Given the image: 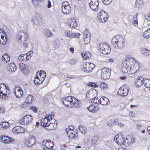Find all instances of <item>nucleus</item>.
<instances>
[{
	"instance_id": "obj_1",
	"label": "nucleus",
	"mask_w": 150,
	"mask_h": 150,
	"mask_svg": "<svg viewBox=\"0 0 150 150\" xmlns=\"http://www.w3.org/2000/svg\"><path fill=\"white\" fill-rule=\"evenodd\" d=\"M125 63L122 64V72L126 74H131L134 73L139 69L138 61L128 55L125 58Z\"/></svg>"
},
{
	"instance_id": "obj_2",
	"label": "nucleus",
	"mask_w": 150,
	"mask_h": 150,
	"mask_svg": "<svg viewBox=\"0 0 150 150\" xmlns=\"http://www.w3.org/2000/svg\"><path fill=\"white\" fill-rule=\"evenodd\" d=\"M125 44V37L122 35H116L112 39V45L116 48L121 49L124 47Z\"/></svg>"
},
{
	"instance_id": "obj_3",
	"label": "nucleus",
	"mask_w": 150,
	"mask_h": 150,
	"mask_svg": "<svg viewBox=\"0 0 150 150\" xmlns=\"http://www.w3.org/2000/svg\"><path fill=\"white\" fill-rule=\"evenodd\" d=\"M63 104L69 108L77 107L80 102L75 98L70 96L65 97L62 100Z\"/></svg>"
},
{
	"instance_id": "obj_4",
	"label": "nucleus",
	"mask_w": 150,
	"mask_h": 150,
	"mask_svg": "<svg viewBox=\"0 0 150 150\" xmlns=\"http://www.w3.org/2000/svg\"><path fill=\"white\" fill-rule=\"evenodd\" d=\"M16 38L18 41L23 44L25 47H26L28 44L27 42L28 34L26 31L23 30L18 31L16 35Z\"/></svg>"
},
{
	"instance_id": "obj_5",
	"label": "nucleus",
	"mask_w": 150,
	"mask_h": 150,
	"mask_svg": "<svg viewBox=\"0 0 150 150\" xmlns=\"http://www.w3.org/2000/svg\"><path fill=\"white\" fill-rule=\"evenodd\" d=\"M97 91L93 88H91L89 90L86 94V98L91 101L95 103L97 102V99L96 97L97 95Z\"/></svg>"
},
{
	"instance_id": "obj_6",
	"label": "nucleus",
	"mask_w": 150,
	"mask_h": 150,
	"mask_svg": "<svg viewBox=\"0 0 150 150\" xmlns=\"http://www.w3.org/2000/svg\"><path fill=\"white\" fill-rule=\"evenodd\" d=\"M46 76L45 72L42 70L38 71L36 73L34 81L36 85H39L44 80Z\"/></svg>"
},
{
	"instance_id": "obj_7",
	"label": "nucleus",
	"mask_w": 150,
	"mask_h": 150,
	"mask_svg": "<svg viewBox=\"0 0 150 150\" xmlns=\"http://www.w3.org/2000/svg\"><path fill=\"white\" fill-rule=\"evenodd\" d=\"M10 92V90L4 84H0V97L1 98L4 99L7 98Z\"/></svg>"
},
{
	"instance_id": "obj_8",
	"label": "nucleus",
	"mask_w": 150,
	"mask_h": 150,
	"mask_svg": "<svg viewBox=\"0 0 150 150\" xmlns=\"http://www.w3.org/2000/svg\"><path fill=\"white\" fill-rule=\"evenodd\" d=\"M99 50L100 53L104 54H107L110 52L111 49L107 43H101L99 45Z\"/></svg>"
},
{
	"instance_id": "obj_9",
	"label": "nucleus",
	"mask_w": 150,
	"mask_h": 150,
	"mask_svg": "<svg viewBox=\"0 0 150 150\" xmlns=\"http://www.w3.org/2000/svg\"><path fill=\"white\" fill-rule=\"evenodd\" d=\"M66 131L68 137L70 139H76L78 136L77 131L72 127H68L66 129Z\"/></svg>"
},
{
	"instance_id": "obj_10",
	"label": "nucleus",
	"mask_w": 150,
	"mask_h": 150,
	"mask_svg": "<svg viewBox=\"0 0 150 150\" xmlns=\"http://www.w3.org/2000/svg\"><path fill=\"white\" fill-rule=\"evenodd\" d=\"M100 78L103 80H106L109 78L110 76L111 70L108 68H104L101 69Z\"/></svg>"
},
{
	"instance_id": "obj_11",
	"label": "nucleus",
	"mask_w": 150,
	"mask_h": 150,
	"mask_svg": "<svg viewBox=\"0 0 150 150\" xmlns=\"http://www.w3.org/2000/svg\"><path fill=\"white\" fill-rule=\"evenodd\" d=\"M129 91V87L126 85H124L119 88L117 94L120 96L125 97L127 95Z\"/></svg>"
},
{
	"instance_id": "obj_12",
	"label": "nucleus",
	"mask_w": 150,
	"mask_h": 150,
	"mask_svg": "<svg viewBox=\"0 0 150 150\" xmlns=\"http://www.w3.org/2000/svg\"><path fill=\"white\" fill-rule=\"evenodd\" d=\"M108 17V14L103 10L101 11L98 13L97 17L98 21L101 23L106 22Z\"/></svg>"
},
{
	"instance_id": "obj_13",
	"label": "nucleus",
	"mask_w": 150,
	"mask_h": 150,
	"mask_svg": "<svg viewBox=\"0 0 150 150\" xmlns=\"http://www.w3.org/2000/svg\"><path fill=\"white\" fill-rule=\"evenodd\" d=\"M95 67L94 65L89 62H86L83 65L82 70L83 71L86 73L91 72L93 69Z\"/></svg>"
},
{
	"instance_id": "obj_14",
	"label": "nucleus",
	"mask_w": 150,
	"mask_h": 150,
	"mask_svg": "<svg viewBox=\"0 0 150 150\" xmlns=\"http://www.w3.org/2000/svg\"><path fill=\"white\" fill-rule=\"evenodd\" d=\"M62 12L65 14L70 13L71 11V6L68 2L65 1L62 3Z\"/></svg>"
},
{
	"instance_id": "obj_15",
	"label": "nucleus",
	"mask_w": 150,
	"mask_h": 150,
	"mask_svg": "<svg viewBox=\"0 0 150 150\" xmlns=\"http://www.w3.org/2000/svg\"><path fill=\"white\" fill-rule=\"evenodd\" d=\"M54 117L53 115H45L41 120V125L44 127L48 126V123Z\"/></svg>"
},
{
	"instance_id": "obj_16",
	"label": "nucleus",
	"mask_w": 150,
	"mask_h": 150,
	"mask_svg": "<svg viewBox=\"0 0 150 150\" xmlns=\"http://www.w3.org/2000/svg\"><path fill=\"white\" fill-rule=\"evenodd\" d=\"M114 140L119 146L125 145V139L123 136L120 134L116 135L114 137Z\"/></svg>"
},
{
	"instance_id": "obj_17",
	"label": "nucleus",
	"mask_w": 150,
	"mask_h": 150,
	"mask_svg": "<svg viewBox=\"0 0 150 150\" xmlns=\"http://www.w3.org/2000/svg\"><path fill=\"white\" fill-rule=\"evenodd\" d=\"M36 142L35 137L33 136H30L25 138L24 144L28 146H31L35 144Z\"/></svg>"
},
{
	"instance_id": "obj_18",
	"label": "nucleus",
	"mask_w": 150,
	"mask_h": 150,
	"mask_svg": "<svg viewBox=\"0 0 150 150\" xmlns=\"http://www.w3.org/2000/svg\"><path fill=\"white\" fill-rule=\"evenodd\" d=\"M7 42V37L5 31L0 28V44L4 45Z\"/></svg>"
},
{
	"instance_id": "obj_19",
	"label": "nucleus",
	"mask_w": 150,
	"mask_h": 150,
	"mask_svg": "<svg viewBox=\"0 0 150 150\" xmlns=\"http://www.w3.org/2000/svg\"><path fill=\"white\" fill-rule=\"evenodd\" d=\"M42 145L44 149H48L53 147L54 143L50 139L44 140L42 142Z\"/></svg>"
},
{
	"instance_id": "obj_20",
	"label": "nucleus",
	"mask_w": 150,
	"mask_h": 150,
	"mask_svg": "<svg viewBox=\"0 0 150 150\" xmlns=\"http://www.w3.org/2000/svg\"><path fill=\"white\" fill-rule=\"evenodd\" d=\"M32 120V116L30 115H27L24 116L19 121V122L22 125H26L30 123Z\"/></svg>"
},
{
	"instance_id": "obj_21",
	"label": "nucleus",
	"mask_w": 150,
	"mask_h": 150,
	"mask_svg": "<svg viewBox=\"0 0 150 150\" xmlns=\"http://www.w3.org/2000/svg\"><path fill=\"white\" fill-rule=\"evenodd\" d=\"M135 140L134 137L131 135H127L125 139V145L128 146L135 143Z\"/></svg>"
},
{
	"instance_id": "obj_22",
	"label": "nucleus",
	"mask_w": 150,
	"mask_h": 150,
	"mask_svg": "<svg viewBox=\"0 0 150 150\" xmlns=\"http://www.w3.org/2000/svg\"><path fill=\"white\" fill-rule=\"evenodd\" d=\"M13 139L7 136L1 135L0 136V141L5 144H9L11 141H13Z\"/></svg>"
},
{
	"instance_id": "obj_23",
	"label": "nucleus",
	"mask_w": 150,
	"mask_h": 150,
	"mask_svg": "<svg viewBox=\"0 0 150 150\" xmlns=\"http://www.w3.org/2000/svg\"><path fill=\"white\" fill-rule=\"evenodd\" d=\"M25 129L21 126H16L14 127L13 129V132L15 134H20L24 132Z\"/></svg>"
},
{
	"instance_id": "obj_24",
	"label": "nucleus",
	"mask_w": 150,
	"mask_h": 150,
	"mask_svg": "<svg viewBox=\"0 0 150 150\" xmlns=\"http://www.w3.org/2000/svg\"><path fill=\"white\" fill-rule=\"evenodd\" d=\"M89 4L90 8L93 10H96L98 9L99 4L98 0H91Z\"/></svg>"
},
{
	"instance_id": "obj_25",
	"label": "nucleus",
	"mask_w": 150,
	"mask_h": 150,
	"mask_svg": "<svg viewBox=\"0 0 150 150\" xmlns=\"http://www.w3.org/2000/svg\"><path fill=\"white\" fill-rule=\"evenodd\" d=\"M14 93L17 98H21L23 96V92L21 88L19 87H16L14 90Z\"/></svg>"
},
{
	"instance_id": "obj_26",
	"label": "nucleus",
	"mask_w": 150,
	"mask_h": 150,
	"mask_svg": "<svg viewBox=\"0 0 150 150\" xmlns=\"http://www.w3.org/2000/svg\"><path fill=\"white\" fill-rule=\"evenodd\" d=\"M88 110L93 113H96L100 110V108L97 105H91L87 107Z\"/></svg>"
},
{
	"instance_id": "obj_27",
	"label": "nucleus",
	"mask_w": 150,
	"mask_h": 150,
	"mask_svg": "<svg viewBox=\"0 0 150 150\" xmlns=\"http://www.w3.org/2000/svg\"><path fill=\"white\" fill-rule=\"evenodd\" d=\"M67 25L70 27L75 28L77 27V23L76 19L74 18L68 20Z\"/></svg>"
},
{
	"instance_id": "obj_28",
	"label": "nucleus",
	"mask_w": 150,
	"mask_h": 150,
	"mask_svg": "<svg viewBox=\"0 0 150 150\" xmlns=\"http://www.w3.org/2000/svg\"><path fill=\"white\" fill-rule=\"evenodd\" d=\"M91 35L90 33L86 32L84 34V42L85 44H88L90 42Z\"/></svg>"
},
{
	"instance_id": "obj_29",
	"label": "nucleus",
	"mask_w": 150,
	"mask_h": 150,
	"mask_svg": "<svg viewBox=\"0 0 150 150\" xmlns=\"http://www.w3.org/2000/svg\"><path fill=\"white\" fill-rule=\"evenodd\" d=\"M144 78L141 76L138 77L135 82V85L138 88L141 87L143 83Z\"/></svg>"
},
{
	"instance_id": "obj_30",
	"label": "nucleus",
	"mask_w": 150,
	"mask_h": 150,
	"mask_svg": "<svg viewBox=\"0 0 150 150\" xmlns=\"http://www.w3.org/2000/svg\"><path fill=\"white\" fill-rule=\"evenodd\" d=\"M66 34L68 37L70 38H79L80 35V33H74L69 31H67Z\"/></svg>"
},
{
	"instance_id": "obj_31",
	"label": "nucleus",
	"mask_w": 150,
	"mask_h": 150,
	"mask_svg": "<svg viewBox=\"0 0 150 150\" xmlns=\"http://www.w3.org/2000/svg\"><path fill=\"white\" fill-rule=\"evenodd\" d=\"M142 54L145 57H148L150 55V50L145 47H142L140 49Z\"/></svg>"
},
{
	"instance_id": "obj_32",
	"label": "nucleus",
	"mask_w": 150,
	"mask_h": 150,
	"mask_svg": "<svg viewBox=\"0 0 150 150\" xmlns=\"http://www.w3.org/2000/svg\"><path fill=\"white\" fill-rule=\"evenodd\" d=\"M98 101V103L103 105H106L109 103L108 99L105 96L102 97Z\"/></svg>"
},
{
	"instance_id": "obj_33",
	"label": "nucleus",
	"mask_w": 150,
	"mask_h": 150,
	"mask_svg": "<svg viewBox=\"0 0 150 150\" xmlns=\"http://www.w3.org/2000/svg\"><path fill=\"white\" fill-rule=\"evenodd\" d=\"M48 124V126H47L48 127L47 129L49 130L55 129L57 128V122L56 120L54 121V123L51 122Z\"/></svg>"
},
{
	"instance_id": "obj_34",
	"label": "nucleus",
	"mask_w": 150,
	"mask_h": 150,
	"mask_svg": "<svg viewBox=\"0 0 150 150\" xmlns=\"http://www.w3.org/2000/svg\"><path fill=\"white\" fill-rule=\"evenodd\" d=\"M91 54L89 52H83L81 53V55L84 59H87L91 57Z\"/></svg>"
},
{
	"instance_id": "obj_35",
	"label": "nucleus",
	"mask_w": 150,
	"mask_h": 150,
	"mask_svg": "<svg viewBox=\"0 0 150 150\" xmlns=\"http://www.w3.org/2000/svg\"><path fill=\"white\" fill-rule=\"evenodd\" d=\"M19 67L21 70L24 73H26L28 71L27 66L23 63H20Z\"/></svg>"
},
{
	"instance_id": "obj_36",
	"label": "nucleus",
	"mask_w": 150,
	"mask_h": 150,
	"mask_svg": "<svg viewBox=\"0 0 150 150\" xmlns=\"http://www.w3.org/2000/svg\"><path fill=\"white\" fill-rule=\"evenodd\" d=\"M35 20L37 23L39 24H42L43 21V19L41 15L40 14H36L35 17Z\"/></svg>"
},
{
	"instance_id": "obj_37",
	"label": "nucleus",
	"mask_w": 150,
	"mask_h": 150,
	"mask_svg": "<svg viewBox=\"0 0 150 150\" xmlns=\"http://www.w3.org/2000/svg\"><path fill=\"white\" fill-rule=\"evenodd\" d=\"M138 14L136 13L133 16L132 20V25L135 27H137L138 25V22L137 21Z\"/></svg>"
},
{
	"instance_id": "obj_38",
	"label": "nucleus",
	"mask_w": 150,
	"mask_h": 150,
	"mask_svg": "<svg viewBox=\"0 0 150 150\" xmlns=\"http://www.w3.org/2000/svg\"><path fill=\"white\" fill-rule=\"evenodd\" d=\"M8 69L11 72H14L16 70V66L13 62H11L8 64Z\"/></svg>"
},
{
	"instance_id": "obj_39",
	"label": "nucleus",
	"mask_w": 150,
	"mask_h": 150,
	"mask_svg": "<svg viewBox=\"0 0 150 150\" xmlns=\"http://www.w3.org/2000/svg\"><path fill=\"white\" fill-rule=\"evenodd\" d=\"M99 87L104 91L107 90L108 89V86L105 83L101 82L99 85Z\"/></svg>"
},
{
	"instance_id": "obj_40",
	"label": "nucleus",
	"mask_w": 150,
	"mask_h": 150,
	"mask_svg": "<svg viewBox=\"0 0 150 150\" xmlns=\"http://www.w3.org/2000/svg\"><path fill=\"white\" fill-rule=\"evenodd\" d=\"M34 100V97L31 95H27L26 97V101L27 103H28L29 104H31Z\"/></svg>"
},
{
	"instance_id": "obj_41",
	"label": "nucleus",
	"mask_w": 150,
	"mask_h": 150,
	"mask_svg": "<svg viewBox=\"0 0 150 150\" xmlns=\"http://www.w3.org/2000/svg\"><path fill=\"white\" fill-rule=\"evenodd\" d=\"M143 37L146 38L150 37V28L145 31L143 34Z\"/></svg>"
},
{
	"instance_id": "obj_42",
	"label": "nucleus",
	"mask_w": 150,
	"mask_h": 150,
	"mask_svg": "<svg viewBox=\"0 0 150 150\" xmlns=\"http://www.w3.org/2000/svg\"><path fill=\"white\" fill-rule=\"evenodd\" d=\"M78 128L80 131L83 134L86 133L87 131V129L86 127L83 125H79Z\"/></svg>"
},
{
	"instance_id": "obj_43",
	"label": "nucleus",
	"mask_w": 150,
	"mask_h": 150,
	"mask_svg": "<svg viewBox=\"0 0 150 150\" xmlns=\"http://www.w3.org/2000/svg\"><path fill=\"white\" fill-rule=\"evenodd\" d=\"M2 60H4L6 62H8L10 59V56L7 54H5L3 55L2 57Z\"/></svg>"
},
{
	"instance_id": "obj_44",
	"label": "nucleus",
	"mask_w": 150,
	"mask_h": 150,
	"mask_svg": "<svg viewBox=\"0 0 150 150\" xmlns=\"http://www.w3.org/2000/svg\"><path fill=\"white\" fill-rule=\"evenodd\" d=\"M144 3L142 0H136L135 3V6L138 8L140 7L143 5Z\"/></svg>"
},
{
	"instance_id": "obj_45",
	"label": "nucleus",
	"mask_w": 150,
	"mask_h": 150,
	"mask_svg": "<svg viewBox=\"0 0 150 150\" xmlns=\"http://www.w3.org/2000/svg\"><path fill=\"white\" fill-rule=\"evenodd\" d=\"M98 137L97 136H94L91 140V144L92 146H95L98 141Z\"/></svg>"
},
{
	"instance_id": "obj_46",
	"label": "nucleus",
	"mask_w": 150,
	"mask_h": 150,
	"mask_svg": "<svg viewBox=\"0 0 150 150\" xmlns=\"http://www.w3.org/2000/svg\"><path fill=\"white\" fill-rule=\"evenodd\" d=\"M143 84L147 88H150V79H144L143 81Z\"/></svg>"
},
{
	"instance_id": "obj_47",
	"label": "nucleus",
	"mask_w": 150,
	"mask_h": 150,
	"mask_svg": "<svg viewBox=\"0 0 150 150\" xmlns=\"http://www.w3.org/2000/svg\"><path fill=\"white\" fill-rule=\"evenodd\" d=\"M44 34L46 36L48 37H51L52 36V32L48 29H46L45 30Z\"/></svg>"
},
{
	"instance_id": "obj_48",
	"label": "nucleus",
	"mask_w": 150,
	"mask_h": 150,
	"mask_svg": "<svg viewBox=\"0 0 150 150\" xmlns=\"http://www.w3.org/2000/svg\"><path fill=\"white\" fill-rule=\"evenodd\" d=\"M137 128L139 129H140L145 127V125L143 123L140 122L136 125Z\"/></svg>"
},
{
	"instance_id": "obj_49",
	"label": "nucleus",
	"mask_w": 150,
	"mask_h": 150,
	"mask_svg": "<svg viewBox=\"0 0 150 150\" xmlns=\"http://www.w3.org/2000/svg\"><path fill=\"white\" fill-rule=\"evenodd\" d=\"M0 125L1 126V127L2 128H3L4 129H6L9 127V123L8 122H3Z\"/></svg>"
},
{
	"instance_id": "obj_50",
	"label": "nucleus",
	"mask_w": 150,
	"mask_h": 150,
	"mask_svg": "<svg viewBox=\"0 0 150 150\" xmlns=\"http://www.w3.org/2000/svg\"><path fill=\"white\" fill-rule=\"evenodd\" d=\"M91 137L90 136H87L84 140V143L85 144H88L90 143Z\"/></svg>"
},
{
	"instance_id": "obj_51",
	"label": "nucleus",
	"mask_w": 150,
	"mask_h": 150,
	"mask_svg": "<svg viewBox=\"0 0 150 150\" xmlns=\"http://www.w3.org/2000/svg\"><path fill=\"white\" fill-rule=\"evenodd\" d=\"M77 62V59L75 58H73L70 59L68 61L69 64L72 65L75 64Z\"/></svg>"
},
{
	"instance_id": "obj_52",
	"label": "nucleus",
	"mask_w": 150,
	"mask_h": 150,
	"mask_svg": "<svg viewBox=\"0 0 150 150\" xmlns=\"http://www.w3.org/2000/svg\"><path fill=\"white\" fill-rule=\"evenodd\" d=\"M25 54L20 55L18 57L19 60L21 61H25Z\"/></svg>"
},
{
	"instance_id": "obj_53",
	"label": "nucleus",
	"mask_w": 150,
	"mask_h": 150,
	"mask_svg": "<svg viewBox=\"0 0 150 150\" xmlns=\"http://www.w3.org/2000/svg\"><path fill=\"white\" fill-rule=\"evenodd\" d=\"M88 86L93 87L97 88L98 86V85L93 82H90L88 83Z\"/></svg>"
},
{
	"instance_id": "obj_54",
	"label": "nucleus",
	"mask_w": 150,
	"mask_h": 150,
	"mask_svg": "<svg viewBox=\"0 0 150 150\" xmlns=\"http://www.w3.org/2000/svg\"><path fill=\"white\" fill-rule=\"evenodd\" d=\"M115 122V120L114 119H112L108 121L107 124L110 126H112L114 124Z\"/></svg>"
},
{
	"instance_id": "obj_55",
	"label": "nucleus",
	"mask_w": 150,
	"mask_h": 150,
	"mask_svg": "<svg viewBox=\"0 0 150 150\" xmlns=\"http://www.w3.org/2000/svg\"><path fill=\"white\" fill-rule=\"evenodd\" d=\"M60 45V42H57L56 41H55V43L54 44V48L55 49H58Z\"/></svg>"
},
{
	"instance_id": "obj_56",
	"label": "nucleus",
	"mask_w": 150,
	"mask_h": 150,
	"mask_svg": "<svg viewBox=\"0 0 150 150\" xmlns=\"http://www.w3.org/2000/svg\"><path fill=\"white\" fill-rule=\"evenodd\" d=\"M129 116L131 118H134L135 115L134 112L132 111H130L129 114Z\"/></svg>"
},
{
	"instance_id": "obj_57",
	"label": "nucleus",
	"mask_w": 150,
	"mask_h": 150,
	"mask_svg": "<svg viewBox=\"0 0 150 150\" xmlns=\"http://www.w3.org/2000/svg\"><path fill=\"white\" fill-rule=\"evenodd\" d=\"M112 0H103V3L105 4H110Z\"/></svg>"
},
{
	"instance_id": "obj_58",
	"label": "nucleus",
	"mask_w": 150,
	"mask_h": 150,
	"mask_svg": "<svg viewBox=\"0 0 150 150\" xmlns=\"http://www.w3.org/2000/svg\"><path fill=\"white\" fill-rule=\"evenodd\" d=\"M29 105L30 104L28 103H27L26 101L23 102V104H22L21 106L23 107H25L29 106Z\"/></svg>"
},
{
	"instance_id": "obj_59",
	"label": "nucleus",
	"mask_w": 150,
	"mask_h": 150,
	"mask_svg": "<svg viewBox=\"0 0 150 150\" xmlns=\"http://www.w3.org/2000/svg\"><path fill=\"white\" fill-rule=\"evenodd\" d=\"M145 19L148 21H150V13L149 14L146 15L144 16Z\"/></svg>"
},
{
	"instance_id": "obj_60",
	"label": "nucleus",
	"mask_w": 150,
	"mask_h": 150,
	"mask_svg": "<svg viewBox=\"0 0 150 150\" xmlns=\"http://www.w3.org/2000/svg\"><path fill=\"white\" fill-rule=\"evenodd\" d=\"M5 112V109L3 107H0V114L4 113Z\"/></svg>"
},
{
	"instance_id": "obj_61",
	"label": "nucleus",
	"mask_w": 150,
	"mask_h": 150,
	"mask_svg": "<svg viewBox=\"0 0 150 150\" xmlns=\"http://www.w3.org/2000/svg\"><path fill=\"white\" fill-rule=\"evenodd\" d=\"M30 109L32 110L34 112H37V108L35 106H31L30 108Z\"/></svg>"
},
{
	"instance_id": "obj_62",
	"label": "nucleus",
	"mask_w": 150,
	"mask_h": 150,
	"mask_svg": "<svg viewBox=\"0 0 150 150\" xmlns=\"http://www.w3.org/2000/svg\"><path fill=\"white\" fill-rule=\"evenodd\" d=\"M25 54L28 56H30L31 57L33 55V52H32L30 51L28 52L26 54Z\"/></svg>"
},
{
	"instance_id": "obj_63",
	"label": "nucleus",
	"mask_w": 150,
	"mask_h": 150,
	"mask_svg": "<svg viewBox=\"0 0 150 150\" xmlns=\"http://www.w3.org/2000/svg\"><path fill=\"white\" fill-rule=\"evenodd\" d=\"M47 3H48V4L47 5V7L48 8H50L52 6V5L51 4V2L50 1L48 0L47 1Z\"/></svg>"
},
{
	"instance_id": "obj_64",
	"label": "nucleus",
	"mask_w": 150,
	"mask_h": 150,
	"mask_svg": "<svg viewBox=\"0 0 150 150\" xmlns=\"http://www.w3.org/2000/svg\"><path fill=\"white\" fill-rule=\"evenodd\" d=\"M69 50L70 52H71L72 53H74V47H71L69 48Z\"/></svg>"
}]
</instances>
